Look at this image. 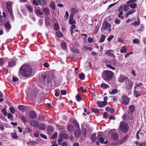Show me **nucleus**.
Wrapping results in <instances>:
<instances>
[{"label":"nucleus","instance_id":"nucleus-11","mask_svg":"<svg viewBox=\"0 0 146 146\" xmlns=\"http://www.w3.org/2000/svg\"><path fill=\"white\" fill-rule=\"evenodd\" d=\"M111 139L113 141H116L119 138V135L116 133H113L111 135Z\"/></svg>","mask_w":146,"mask_h":146},{"label":"nucleus","instance_id":"nucleus-26","mask_svg":"<svg viewBox=\"0 0 146 146\" xmlns=\"http://www.w3.org/2000/svg\"><path fill=\"white\" fill-rule=\"evenodd\" d=\"M129 137L128 135H127L124 137H122L121 139H120L121 143L123 144V143L125 142L126 140L127 139V138Z\"/></svg>","mask_w":146,"mask_h":146},{"label":"nucleus","instance_id":"nucleus-60","mask_svg":"<svg viewBox=\"0 0 146 146\" xmlns=\"http://www.w3.org/2000/svg\"><path fill=\"white\" fill-rule=\"evenodd\" d=\"M4 59L3 58H0V66H1L3 64Z\"/></svg>","mask_w":146,"mask_h":146},{"label":"nucleus","instance_id":"nucleus-9","mask_svg":"<svg viewBox=\"0 0 146 146\" xmlns=\"http://www.w3.org/2000/svg\"><path fill=\"white\" fill-rule=\"evenodd\" d=\"M29 116L31 119H33L36 117L37 114L35 112L31 111L29 112Z\"/></svg>","mask_w":146,"mask_h":146},{"label":"nucleus","instance_id":"nucleus-25","mask_svg":"<svg viewBox=\"0 0 146 146\" xmlns=\"http://www.w3.org/2000/svg\"><path fill=\"white\" fill-rule=\"evenodd\" d=\"M39 4L41 6H45L47 3L46 0H41L39 2Z\"/></svg>","mask_w":146,"mask_h":146},{"label":"nucleus","instance_id":"nucleus-40","mask_svg":"<svg viewBox=\"0 0 146 146\" xmlns=\"http://www.w3.org/2000/svg\"><path fill=\"white\" fill-rule=\"evenodd\" d=\"M100 87L102 88H104V89H107L108 87L109 86L108 84L104 83L101 84Z\"/></svg>","mask_w":146,"mask_h":146},{"label":"nucleus","instance_id":"nucleus-15","mask_svg":"<svg viewBox=\"0 0 146 146\" xmlns=\"http://www.w3.org/2000/svg\"><path fill=\"white\" fill-rule=\"evenodd\" d=\"M4 26L6 29L8 30L11 29V26L9 22L8 21H7L5 23Z\"/></svg>","mask_w":146,"mask_h":146},{"label":"nucleus","instance_id":"nucleus-30","mask_svg":"<svg viewBox=\"0 0 146 146\" xmlns=\"http://www.w3.org/2000/svg\"><path fill=\"white\" fill-rule=\"evenodd\" d=\"M72 51L74 53L78 54L79 53V51L78 49L75 47H73L71 48Z\"/></svg>","mask_w":146,"mask_h":146},{"label":"nucleus","instance_id":"nucleus-13","mask_svg":"<svg viewBox=\"0 0 146 146\" xmlns=\"http://www.w3.org/2000/svg\"><path fill=\"white\" fill-rule=\"evenodd\" d=\"M90 139L92 141L93 143H94L96 141L97 138L96 133H92Z\"/></svg>","mask_w":146,"mask_h":146},{"label":"nucleus","instance_id":"nucleus-42","mask_svg":"<svg viewBox=\"0 0 146 146\" xmlns=\"http://www.w3.org/2000/svg\"><path fill=\"white\" fill-rule=\"evenodd\" d=\"M106 37V36L105 35L103 34L102 35V36L100 40V42L101 43L104 42L105 40Z\"/></svg>","mask_w":146,"mask_h":146},{"label":"nucleus","instance_id":"nucleus-6","mask_svg":"<svg viewBox=\"0 0 146 146\" xmlns=\"http://www.w3.org/2000/svg\"><path fill=\"white\" fill-rule=\"evenodd\" d=\"M16 62L15 60L11 59L8 61L7 67L9 68H13L16 65Z\"/></svg>","mask_w":146,"mask_h":146},{"label":"nucleus","instance_id":"nucleus-22","mask_svg":"<svg viewBox=\"0 0 146 146\" xmlns=\"http://www.w3.org/2000/svg\"><path fill=\"white\" fill-rule=\"evenodd\" d=\"M55 6V4L54 2L52 1L50 4L49 7L52 9L55 10L56 9Z\"/></svg>","mask_w":146,"mask_h":146},{"label":"nucleus","instance_id":"nucleus-20","mask_svg":"<svg viewBox=\"0 0 146 146\" xmlns=\"http://www.w3.org/2000/svg\"><path fill=\"white\" fill-rule=\"evenodd\" d=\"M127 78L126 77L123 75H121L119 77V81L120 82H123L125 79Z\"/></svg>","mask_w":146,"mask_h":146},{"label":"nucleus","instance_id":"nucleus-55","mask_svg":"<svg viewBox=\"0 0 146 146\" xmlns=\"http://www.w3.org/2000/svg\"><path fill=\"white\" fill-rule=\"evenodd\" d=\"M57 136V133L56 132H55L52 136V138L53 139H56Z\"/></svg>","mask_w":146,"mask_h":146},{"label":"nucleus","instance_id":"nucleus-46","mask_svg":"<svg viewBox=\"0 0 146 146\" xmlns=\"http://www.w3.org/2000/svg\"><path fill=\"white\" fill-rule=\"evenodd\" d=\"M18 109L21 111H23L24 110V106L23 105H19L18 107Z\"/></svg>","mask_w":146,"mask_h":146},{"label":"nucleus","instance_id":"nucleus-51","mask_svg":"<svg viewBox=\"0 0 146 146\" xmlns=\"http://www.w3.org/2000/svg\"><path fill=\"white\" fill-rule=\"evenodd\" d=\"M129 6L130 8H132L134 9L135 8L137 7V5L136 3H131L129 5Z\"/></svg>","mask_w":146,"mask_h":146},{"label":"nucleus","instance_id":"nucleus-53","mask_svg":"<svg viewBox=\"0 0 146 146\" xmlns=\"http://www.w3.org/2000/svg\"><path fill=\"white\" fill-rule=\"evenodd\" d=\"M103 133L101 131L99 132L98 133L97 138H99L101 137H103Z\"/></svg>","mask_w":146,"mask_h":146},{"label":"nucleus","instance_id":"nucleus-38","mask_svg":"<svg viewBox=\"0 0 146 146\" xmlns=\"http://www.w3.org/2000/svg\"><path fill=\"white\" fill-rule=\"evenodd\" d=\"M105 140V138L104 137H101L99 138H98V141H100V143L102 144L104 143V141Z\"/></svg>","mask_w":146,"mask_h":146},{"label":"nucleus","instance_id":"nucleus-52","mask_svg":"<svg viewBox=\"0 0 146 146\" xmlns=\"http://www.w3.org/2000/svg\"><path fill=\"white\" fill-rule=\"evenodd\" d=\"M2 112L3 114L5 116H6L7 114V113L6 111V109L5 108H4L2 110Z\"/></svg>","mask_w":146,"mask_h":146},{"label":"nucleus","instance_id":"nucleus-45","mask_svg":"<svg viewBox=\"0 0 146 146\" xmlns=\"http://www.w3.org/2000/svg\"><path fill=\"white\" fill-rule=\"evenodd\" d=\"M92 112L96 114H98L99 113V110L97 108H93L92 110Z\"/></svg>","mask_w":146,"mask_h":146},{"label":"nucleus","instance_id":"nucleus-21","mask_svg":"<svg viewBox=\"0 0 146 146\" xmlns=\"http://www.w3.org/2000/svg\"><path fill=\"white\" fill-rule=\"evenodd\" d=\"M74 129V127L73 125L72 124L68 125L67 127V129L69 132H71Z\"/></svg>","mask_w":146,"mask_h":146},{"label":"nucleus","instance_id":"nucleus-56","mask_svg":"<svg viewBox=\"0 0 146 146\" xmlns=\"http://www.w3.org/2000/svg\"><path fill=\"white\" fill-rule=\"evenodd\" d=\"M118 92V90L117 89H113L111 92V94H115Z\"/></svg>","mask_w":146,"mask_h":146},{"label":"nucleus","instance_id":"nucleus-29","mask_svg":"<svg viewBox=\"0 0 146 146\" xmlns=\"http://www.w3.org/2000/svg\"><path fill=\"white\" fill-rule=\"evenodd\" d=\"M140 23V22L139 21H135L134 22L131 23V25H133L134 26H139Z\"/></svg>","mask_w":146,"mask_h":146},{"label":"nucleus","instance_id":"nucleus-49","mask_svg":"<svg viewBox=\"0 0 146 146\" xmlns=\"http://www.w3.org/2000/svg\"><path fill=\"white\" fill-rule=\"evenodd\" d=\"M73 123L76 127H79V124L76 120H75L73 121Z\"/></svg>","mask_w":146,"mask_h":146},{"label":"nucleus","instance_id":"nucleus-43","mask_svg":"<svg viewBox=\"0 0 146 146\" xmlns=\"http://www.w3.org/2000/svg\"><path fill=\"white\" fill-rule=\"evenodd\" d=\"M54 27L55 30L58 31L60 29V27L59 25L57 23L54 24Z\"/></svg>","mask_w":146,"mask_h":146},{"label":"nucleus","instance_id":"nucleus-17","mask_svg":"<svg viewBox=\"0 0 146 146\" xmlns=\"http://www.w3.org/2000/svg\"><path fill=\"white\" fill-rule=\"evenodd\" d=\"M43 11L44 14L47 16L49 15L50 13V11L48 7H45L43 9Z\"/></svg>","mask_w":146,"mask_h":146},{"label":"nucleus","instance_id":"nucleus-58","mask_svg":"<svg viewBox=\"0 0 146 146\" xmlns=\"http://www.w3.org/2000/svg\"><path fill=\"white\" fill-rule=\"evenodd\" d=\"M68 16L69 13L67 11H66V15L64 16L65 20H67L68 18Z\"/></svg>","mask_w":146,"mask_h":146},{"label":"nucleus","instance_id":"nucleus-24","mask_svg":"<svg viewBox=\"0 0 146 146\" xmlns=\"http://www.w3.org/2000/svg\"><path fill=\"white\" fill-rule=\"evenodd\" d=\"M11 137L15 139H17L18 138V135L15 133H12L11 134Z\"/></svg>","mask_w":146,"mask_h":146},{"label":"nucleus","instance_id":"nucleus-64","mask_svg":"<svg viewBox=\"0 0 146 146\" xmlns=\"http://www.w3.org/2000/svg\"><path fill=\"white\" fill-rule=\"evenodd\" d=\"M80 90H81V92H83L85 93L86 91V89L85 88L84 89L83 86L81 87L80 88Z\"/></svg>","mask_w":146,"mask_h":146},{"label":"nucleus","instance_id":"nucleus-10","mask_svg":"<svg viewBox=\"0 0 146 146\" xmlns=\"http://www.w3.org/2000/svg\"><path fill=\"white\" fill-rule=\"evenodd\" d=\"M113 50H109L108 51H105V54H107L108 56H110L111 57H112L115 58V55L113 54V53H111L110 52H113Z\"/></svg>","mask_w":146,"mask_h":146},{"label":"nucleus","instance_id":"nucleus-36","mask_svg":"<svg viewBox=\"0 0 146 146\" xmlns=\"http://www.w3.org/2000/svg\"><path fill=\"white\" fill-rule=\"evenodd\" d=\"M60 136L63 138L65 139H67L68 138V135L66 133H62L60 135Z\"/></svg>","mask_w":146,"mask_h":146},{"label":"nucleus","instance_id":"nucleus-41","mask_svg":"<svg viewBox=\"0 0 146 146\" xmlns=\"http://www.w3.org/2000/svg\"><path fill=\"white\" fill-rule=\"evenodd\" d=\"M69 23L70 25H72L73 24H75L76 22L73 19H69Z\"/></svg>","mask_w":146,"mask_h":146},{"label":"nucleus","instance_id":"nucleus-47","mask_svg":"<svg viewBox=\"0 0 146 146\" xmlns=\"http://www.w3.org/2000/svg\"><path fill=\"white\" fill-rule=\"evenodd\" d=\"M76 100L78 102H80L82 100V98L78 94L76 95Z\"/></svg>","mask_w":146,"mask_h":146},{"label":"nucleus","instance_id":"nucleus-8","mask_svg":"<svg viewBox=\"0 0 146 146\" xmlns=\"http://www.w3.org/2000/svg\"><path fill=\"white\" fill-rule=\"evenodd\" d=\"M111 27V25L109 23L107 22H104L103 25V28L105 30L108 28H110Z\"/></svg>","mask_w":146,"mask_h":146},{"label":"nucleus","instance_id":"nucleus-54","mask_svg":"<svg viewBox=\"0 0 146 146\" xmlns=\"http://www.w3.org/2000/svg\"><path fill=\"white\" fill-rule=\"evenodd\" d=\"M10 111L13 114H14L15 111V110L14 108L12 107L10 108Z\"/></svg>","mask_w":146,"mask_h":146},{"label":"nucleus","instance_id":"nucleus-34","mask_svg":"<svg viewBox=\"0 0 146 146\" xmlns=\"http://www.w3.org/2000/svg\"><path fill=\"white\" fill-rule=\"evenodd\" d=\"M47 131L49 133H51L53 131V129L52 127L51 126H48L47 128Z\"/></svg>","mask_w":146,"mask_h":146},{"label":"nucleus","instance_id":"nucleus-63","mask_svg":"<svg viewBox=\"0 0 146 146\" xmlns=\"http://www.w3.org/2000/svg\"><path fill=\"white\" fill-rule=\"evenodd\" d=\"M123 5H121L118 8V11L119 12H123Z\"/></svg>","mask_w":146,"mask_h":146},{"label":"nucleus","instance_id":"nucleus-32","mask_svg":"<svg viewBox=\"0 0 146 146\" xmlns=\"http://www.w3.org/2000/svg\"><path fill=\"white\" fill-rule=\"evenodd\" d=\"M79 78L81 80L84 79L85 75L83 73H81L78 75Z\"/></svg>","mask_w":146,"mask_h":146},{"label":"nucleus","instance_id":"nucleus-19","mask_svg":"<svg viewBox=\"0 0 146 146\" xmlns=\"http://www.w3.org/2000/svg\"><path fill=\"white\" fill-rule=\"evenodd\" d=\"M133 95L136 98H137L141 96V94L140 92H138L137 90H134L133 92Z\"/></svg>","mask_w":146,"mask_h":146},{"label":"nucleus","instance_id":"nucleus-39","mask_svg":"<svg viewBox=\"0 0 146 146\" xmlns=\"http://www.w3.org/2000/svg\"><path fill=\"white\" fill-rule=\"evenodd\" d=\"M129 110L131 112H133L135 110L134 106L132 105H130L129 106Z\"/></svg>","mask_w":146,"mask_h":146},{"label":"nucleus","instance_id":"nucleus-18","mask_svg":"<svg viewBox=\"0 0 146 146\" xmlns=\"http://www.w3.org/2000/svg\"><path fill=\"white\" fill-rule=\"evenodd\" d=\"M61 47L63 50H66L67 48L66 43L65 42H62L61 44Z\"/></svg>","mask_w":146,"mask_h":146},{"label":"nucleus","instance_id":"nucleus-5","mask_svg":"<svg viewBox=\"0 0 146 146\" xmlns=\"http://www.w3.org/2000/svg\"><path fill=\"white\" fill-rule=\"evenodd\" d=\"M121 99L122 103L125 105H127L129 102V97L123 95L121 96Z\"/></svg>","mask_w":146,"mask_h":146},{"label":"nucleus","instance_id":"nucleus-50","mask_svg":"<svg viewBox=\"0 0 146 146\" xmlns=\"http://www.w3.org/2000/svg\"><path fill=\"white\" fill-rule=\"evenodd\" d=\"M133 42L134 44H139L140 42V41L137 38H135L134 39H133Z\"/></svg>","mask_w":146,"mask_h":146},{"label":"nucleus","instance_id":"nucleus-7","mask_svg":"<svg viewBox=\"0 0 146 146\" xmlns=\"http://www.w3.org/2000/svg\"><path fill=\"white\" fill-rule=\"evenodd\" d=\"M11 2V1H9V2H6V3L7 8L9 13L13 11L12 9V7Z\"/></svg>","mask_w":146,"mask_h":146},{"label":"nucleus","instance_id":"nucleus-23","mask_svg":"<svg viewBox=\"0 0 146 146\" xmlns=\"http://www.w3.org/2000/svg\"><path fill=\"white\" fill-rule=\"evenodd\" d=\"M38 128L40 129L44 130L46 129V126L43 123L40 124L38 125Z\"/></svg>","mask_w":146,"mask_h":146},{"label":"nucleus","instance_id":"nucleus-1","mask_svg":"<svg viewBox=\"0 0 146 146\" xmlns=\"http://www.w3.org/2000/svg\"><path fill=\"white\" fill-rule=\"evenodd\" d=\"M19 73L24 77H29L32 73V68L29 65H23L20 68Z\"/></svg>","mask_w":146,"mask_h":146},{"label":"nucleus","instance_id":"nucleus-62","mask_svg":"<svg viewBox=\"0 0 146 146\" xmlns=\"http://www.w3.org/2000/svg\"><path fill=\"white\" fill-rule=\"evenodd\" d=\"M39 2L37 0V1L36 0H33V4L36 5L38 6L39 5Z\"/></svg>","mask_w":146,"mask_h":146},{"label":"nucleus","instance_id":"nucleus-27","mask_svg":"<svg viewBox=\"0 0 146 146\" xmlns=\"http://www.w3.org/2000/svg\"><path fill=\"white\" fill-rule=\"evenodd\" d=\"M56 36L58 37H62L63 36V33L60 31H57L56 32Z\"/></svg>","mask_w":146,"mask_h":146},{"label":"nucleus","instance_id":"nucleus-12","mask_svg":"<svg viewBox=\"0 0 146 146\" xmlns=\"http://www.w3.org/2000/svg\"><path fill=\"white\" fill-rule=\"evenodd\" d=\"M97 104L98 106L100 108L104 106H106L107 105L106 102H101L99 101L97 102Z\"/></svg>","mask_w":146,"mask_h":146},{"label":"nucleus","instance_id":"nucleus-3","mask_svg":"<svg viewBox=\"0 0 146 146\" xmlns=\"http://www.w3.org/2000/svg\"><path fill=\"white\" fill-rule=\"evenodd\" d=\"M128 126V125L126 123L121 122L120 124V129L124 133H126L127 132Z\"/></svg>","mask_w":146,"mask_h":146},{"label":"nucleus","instance_id":"nucleus-61","mask_svg":"<svg viewBox=\"0 0 146 146\" xmlns=\"http://www.w3.org/2000/svg\"><path fill=\"white\" fill-rule=\"evenodd\" d=\"M137 1V0H129V1H127L126 3L127 5H129L130 3L135 2H136Z\"/></svg>","mask_w":146,"mask_h":146},{"label":"nucleus","instance_id":"nucleus-35","mask_svg":"<svg viewBox=\"0 0 146 146\" xmlns=\"http://www.w3.org/2000/svg\"><path fill=\"white\" fill-rule=\"evenodd\" d=\"M71 11V12L72 13L74 14L76 13H78L79 12L78 10V9L75 8H72Z\"/></svg>","mask_w":146,"mask_h":146},{"label":"nucleus","instance_id":"nucleus-16","mask_svg":"<svg viewBox=\"0 0 146 146\" xmlns=\"http://www.w3.org/2000/svg\"><path fill=\"white\" fill-rule=\"evenodd\" d=\"M81 134V131L80 130L77 129L74 132V135L76 137H80Z\"/></svg>","mask_w":146,"mask_h":146},{"label":"nucleus","instance_id":"nucleus-37","mask_svg":"<svg viewBox=\"0 0 146 146\" xmlns=\"http://www.w3.org/2000/svg\"><path fill=\"white\" fill-rule=\"evenodd\" d=\"M127 52L125 46H123L120 50V52L121 53H126Z\"/></svg>","mask_w":146,"mask_h":146},{"label":"nucleus","instance_id":"nucleus-2","mask_svg":"<svg viewBox=\"0 0 146 146\" xmlns=\"http://www.w3.org/2000/svg\"><path fill=\"white\" fill-rule=\"evenodd\" d=\"M113 72L110 70H104L102 74V79L105 81H109L113 78Z\"/></svg>","mask_w":146,"mask_h":146},{"label":"nucleus","instance_id":"nucleus-48","mask_svg":"<svg viewBox=\"0 0 146 146\" xmlns=\"http://www.w3.org/2000/svg\"><path fill=\"white\" fill-rule=\"evenodd\" d=\"M27 118L24 116H22L21 118V120L24 123L27 122Z\"/></svg>","mask_w":146,"mask_h":146},{"label":"nucleus","instance_id":"nucleus-28","mask_svg":"<svg viewBox=\"0 0 146 146\" xmlns=\"http://www.w3.org/2000/svg\"><path fill=\"white\" fill-rule=\"evenodd\" d=\"M87 133V130L86 128H84L82 129V135L84 137H86Z\"/></svg>","mask_w":146,"mask_h":146},{"label":"nucleus","instance_id":"nucleus-44","mask_svg":"<svg viewBox=\"0 0 146 146\" xmlns=\"http://www.w3.org/2000/svg\"><path fill=\"white\" fill-rule=\"evenodd\" d=\"M38 119L40 121H44L45 120V117L43 115H39Z\"/></svg>","mask_w":146,"mask_h":146},{"label":"nucleus","instance_id":"nucleus-31","mask_svg":"<svg viewBox=\"0 0 146 146\" xmlns=\"http://www.w3.org/2000/svg\"><path fill=\"white\" fill-rule=\"evenodd\" d=\"M129 5H127L125 4L123 5V9L124 10V11H128L129 9Z\"/></svg>","mask_w":146,"mask_h":146},{"label":"nucleus","instance_id":"nucleus-33","mask_svg":"<svg viewBox=\"0 0 146 146\" xmlns=\"http://www.w3.org/2000/svg\"><path fill=\"white\" fill-rule=\"evenodd\" d=\"M36 14L37 15L38 14L39 15H42L43 14V13L39 9H36L35 11Z\"/></svg>","mask_w":146,"mask_h":146},{"label":"nucleus","instance_id":"nucleus-57","mask_svg":"<svg viewBox=\"0 0 146 146\" xmlns=\"http://www.w3.org/2000/svg\"><path fill=\"white\" fill-rule=\"evenodd\" d=\"M27 8L28 10L29 11L33 12V8L31 6H28Z\"/></svg>","mask_w":146,"mask_h":146},{"label":"nucleus","instance_id":"nucleus-59","mask_svg":"<svg viewBox=\"0 0 146 146\" xmlns=\"http://www.w3.org/2000/svg\"><path fill=\"white\" fill-rule=\"evenodd\" d=\"M114 36L113 35H110L108 38L107 39V40H108L109 42H111V40L114 38Z\"/></svg>","mask_w":146,"mask_h":146},{"label":"nucleus","instance_id":"nucleus-4","mask_svg":"<svg viewBox=\"0 0 146 146\" xmlns=\"http://www.w3.org/2000/svg\"><path fill=\"white\" fill-rule=\"evenodd\" d=\"M125 88L126 90H131L133 86V83L130 80H128L125 81Z\"/></svg>","mask_w":146,"mask_h":146},{"label":"nucleus","instance_id":"nucleus-14","mask_svg":"<svg viewBox=\"0 0 146 146\" xmlns=\"http://www.w3.org/2000/svg\"><path fill=\"white\" fill-rule=\"evenodd\" d=\"M30 125L32 126L36 127L38 125V122L36 121H32L30 122Z\"/></svg>","mask_w":146,"mask_h":146}]
</instances>
